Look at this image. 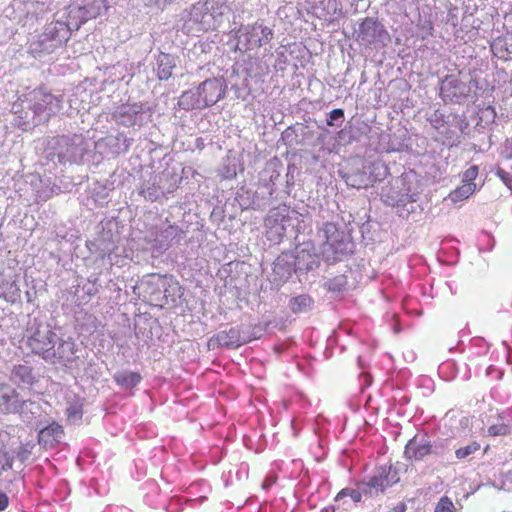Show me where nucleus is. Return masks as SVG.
<instances>
[{
  "label": "nucleus",
  "mask_w": 512,
  "mask_h": 512,
  "mask_svg": "<svg viewBox=\"0 0 512 512\" xmlns=\"http://www.w3.org/2000/svg\"><path fill=\"white\" fill-rule=\"evenodd\" d=\"M228 10L227 0H199L181 13V29L188 35L217 30Z\"/></svg>",
  "instance_id": "1"
},
{
  "label": "nucleus",
  "mask_w": 512,
  "mask_h": 512,
  "mask_svg": "<svg viewBox=\"0 0 512 512\" xmlns=\"http://www.w3.org/2000/svg\"><path fill=\"white\" fill-rule=\"evenodd\" d=\"M57 334L49 327L37 328L28 338L27 344L31 351L45 361L54 360Z\"/></svg>",
  "instance_id": "2"
},
{
  "label": "nucleus",
  "mask_w": 512,
  "mask_h": 512,
  "mask_svg": "<svg viewBox=\"0 0 512 512\" xmlns=\"http://www.w3.org/2000/svg\"><path fill=\"white\" fill-rule=\"evenodd\" d=\"M69 38V28L64 22L50 23L39 36L37 45L41 52L50 54L61 47Z\"/></svg>",
  "instance_id": "3"
},
{
  "label": "nucleus",
  "mask_w": 512,
  "mask_h": 512,
  "mask_svg": "<svg viewBox=\"0 0 512 512\" xmlns=\"http://www.w3.org/2000/svg\"><path fill=\"white\" fill-rule=\"evenodd\" d=\"M239 43H244L247 50L261 47L273 38V30L262 22L242 25L238 30Z\"/></svg>",
  "instance_id": "4"
},
{
  "label": "nucleus",
  "mask_w": 512,
  "mask_h": 512,
  "mask_svg": "<svg viewBox=\"0 0 512 512\" xmlns=\"http://www.w3.org/2000/svg\"><path fill=\"white\" fill-rule=\"evenodd\" d=\"M357 40L364 45L385 46L390 35L378 20L366 17L359 25Z\"/></svg>",
  "instance_id": "5"
},
{
  "label": "nucleus",
  "mask_w": 512,
  "mask_h": 512,
  "mask_svg": "<svg viewBox=\"0 0 512 512\" xmlns=\"http://www.w3.org/2000/svg\"><path fill=\"white\" fill-rule=\"evenodd\" d=\"M380 169L386 170V167L381 162H374L368 166L369 176L366 175L365 171L358 172L354 175H351L347 179V183L354 188L362 189L373 186L377 181H380L381 178L378 175H375L376 171Z\"/></svg>",
  "instance_id": "6"
},
{
  "label": "nucleus",
  "mask_w": 512,
  "mask_h": 512,
  "mask_svg": "<svg viewBox=\"0 0 512 512\" xmlns=\"http://www.w3.org/2000/svg\"><path fill=\"white\" fill-rule=\"evenodd\" d=\"M248 341L249 339L244 337L241 334L240 329L237 327H231L229 330L220 331L210 339V343L212 345L227 348H238Z\"/></svg>",
  "instance_id": "7"
},
{
  "label": "nucleus",
  "mask_w": 512,
  "mask_h": 512,
  "mask_svg": "<svg viewBox=\"0 0 512 512\" xmlns=\"http://www.w3.org/2000/svg\"><path fill=\"white\" fill-rule=\"evenodd\" d=\"M432 446L429 441L413 437L405 446L404 455L411 461H420L431 453Z\"/></svg>",
  "instance_id": "8"
},
{
  "label": "nucleus",
  "mask_w": 512,
  "mask_h": 512,
  "mask_svg": "<svg viewBox=\"0 0 512 512\" xmlns=\"http://www.w3.org/2000/svg\"><path fill=\"white\" fill-rule=\"evenodd\" d=\"M314 14L325 21H332L341 13L342 4L339 0H317L313 5Z\"/></svg>",
  "instance_id": "9"
},
{
  "label": "nucleus",
  "mask_w": 512,
  "mask_h": 512,
  "mask_svg": "<svg viewBox=\"0 0 512 512\" xmlns=\"http://www.w3.org/2000/svg\"><path fill=\"white\" fill-rule=\"evenodd\" d=\"M238 72L244 73L249 77H257L269 71V64L267 62L261 63L257 58L250 55L243 57L236 63Z\"/></svg>",
  "instance_id": "10"
},
{
  "label": "nucleus",
  "mask_w": 512,
  "mask_h": 512,
  "mask_svg": "<svg viewBox=\"0 0 512 512\" xmlns=\"http://www.w3.org/2000/svg\"><path fill=\"white\" fill-rule=\"evenodd\" d=\"M64 435L62 426L57 423H52L43 428L38 434V441L44 448H51L59 443Z\"/></svg>",
  "instance_id": "11"
},
{
  "label": "nucleus",
  "mask_w": 512,
  "mask_h": 512,
  "mask_svg": "<svg viewBox=\"0 0 512 512\" xmlns=\"http://www.w3.org/2000/svg\"><path fill=\"white\" fill-rule=\"evenodd\" d=\"M226 84L223 78H209L197 87L198 96H224Z\"/></svg>",
  "instance_id": "12"
},
{
  "label": "nucleus",
  "mask_w": 512,
  "mask_h": 512,
  "mask_svg": "<svg viewBox=\"0 0 512 512\" xmlns=\"http://www.w3.org/2000/svg\"><path fill=\"white\" fill-rule=\"evenodd\" d=\"M75 343L73 341L60 340L55 349L54 360H49L53 364H62L67 366L75 360Z\"/></svg>",
  "instance_id": "13"
},
{
  "label": "nucleus",
  "mask_w": 512,
  "mask_h": 512,
  "mask_svg": "<svg viewBox=\"0 0 512 512\" xmlns=\"http://www.w3.org/2000/svg\"><path fill=\"white\" fill-rule=\"evenodd\" d=\"M176 68V58L168 53L161 52L156 58V71L160 80H167Z\"/></svg>",
  "instance_id": "14"
},
{
  "label": "nucleus",
  "mask_w": 512,
  "mask_h": 512,
  "mask_svg": "<svg viewBox=\"0 0 512 512\" xmlns=\"http://www.w3.org/2000/svg\"><path fill=\"white\" fill-rule=\"evenodd\" d=\"M461 85L462 82L457 78V76L450 74L442 80L439 96H468V94L460 89Z\"/></svg>",
  "instance_id": "15"
},
{
  "label": "nucleus",
  "mask_w": 512,
  "mask_h": 512,
  "mask_svg": "<svg viewBox=\"0 0 512 512\" xmlns=\"http://www.w3.org/2000/svg\"><path fill=\"white\" fill-rule=\"evenodd\" d=\"M12 376L29 387L33 386L37 382V377L33 373V368L26 364L15 365L12 369Z\"/></svg>",
  "instance_id": "16"
},
{
  "label": "nucleus",
  "mask_w": 512,
  "mask_h": 512,
  "mask_svg": "<svg viewBox=\"0 0 512 512\" xmlns=\"http://www.w3.org/2000/svg\"><path fill=\"white\" fill-rule=\"evenodd\" d=\"M142 377L138 372L121 371L114 375L115 382L124 388L131 389L138 385Z\"/></svg>",
  "instance_id": "17"
},
{
  "label": "nucleus",
  "mask_w": 512,
  "mask_h": 512,
  "mask_svg": "<svg viewBox=\"0 0 512 512\" xmlns=\"http://www.w3.org/2000/svg\"><path fill=\"white\" fill-rule=\"evenodd\" d=\"M18 393L8 384H0V409L8 411L16 402Z\"/></svg>",
  "instance_id": "18"
},
{
  "label": "nucleus",
  "mask_w": 512,
  "mask_h": 512,
  "mask_svg": "<svg viewBox=\"0 0 512 512\" xmlns=\"http://www.w3.org/2000/svg\"><path fill=\"white\" fill-rule=\"evenodd\" d=\"M321 231L325 238V244L334 250H338L337 243L339 242L340 231L336 224L327 222L323 225Z\"/></svg>",
  "instance_id": "19"
},
{
  "label": "nucleus",
  "mask_w": 512,
  "mask_h": 512,
  "mask_svg": "<svg viewBox=\"0 0 512 512\" xmlns=\"http://www.w3.org/2000/svg\"><path fill=\"white\" fill-rule=\"evenodd\" d=\"M265 62L269 66L272 65L276 71H284L288 63L287 48L285 46L277 48L275 54H271Z\"/></svg>",
  "instance_id": "20"
},
{
  "label": "nucleus",
  "mask_w": 512,
  "mask_h": 512,
  "mask_svg": "<svg viewBox=\"0 0 512 512\" xmlns=\"http://www.w3.org/2000/svg\"><path fill=\"white\" fill-rule=\"evenodd\" d=\"M313 304V300L309 295H298L289 301L290 310L295 313L307 311Z\"/></svg>",
  "instance_id": "21"
},
{
  "label": "nucleus",
  "mask_w": 512,
  "mask_h": 512,
  "mask_svg": "<svg viewBox=\"0 0 512 512\" xmlns=\"http://www.w3.org/2000/svg\"><path fill=\"white\" fill-rule=\"evenodd\" d=\"M476 189V185L462 183L461 186H458L456 189L450 192L449 199L454 203L463 201L474 194Z\"/></svg>",
  "instance_id": "22"
},
{
  "label": "nucleus",
  "mask_w": 512,
  "mask_h": 512,
  "mask_svg": "<svg viewBox=\"0 0 512 512\" xmlns=\"http://www.w3.org/2000/svg\"><path fill=\"white\" fill-rule=\"evenodd\" d=\"M434 512H457V509L448 496H443L437 502Z\"/></svg>",
  "instance_id": "23"
},
{
  "label": "nucleus",
  "mask_w": 512,
  "mask_h": 512,
  "mask_svg": "<svg viewBox=\"0 0 512 512\" xmlns=\"http://www.w3.org/2000/svg\"><path fill=\"white\" fill-rule=\"evenodd\" d=\"M510 432H511L510 426L504 422L493 424L488 428V435L493 436V437L506 436V435H509Z\"/></svg>",
  "instance_id": "24"
},
{
  "label": "nucleus",
  "mask_w": 512,
  "mask_h": 512,
  "mask_svg": "<svg viewBox=\"0 0 512 512\" xmlns=\"http://www.w3.org/2000/svg\"><path fill=\"white\" fill-rule=\"evenodd\" d=\"M480 449V444L476 441L472 442L471 444L461 447L455 451V455L458 459H464L471 454L475 453Z\"/></svg>",
  "instance_id": "25"
},
{
  "label": "nucleus",
  "mask_w": 512,
  "mask_h": 512,
  "mask_svg": "<svg viewBox=\"0 0 512 512\" xmlns=\"http://www.w3.org/2000/svg\"><path fill=\"white\" fill-rule=\"evenodd\" d=\"M479 174V168L477 165H472L467 170H465L462 174V183L463 184H471L476 185L474 182Z\"/></svg>",
  "instance_id": "26"
},
{
  "label": "nucleus",
  "mask_w": 512,
  "mask_h": 512,
  "mask_svg": "<svg viewBox=\"0 0 512 512\" xmlns=\"http://www.w3.org/2000/svg\"><path fill=\"white\" fill-rule=\"evenodd\" d=\"M349 496L354 502H360L362 499V494L359 490L356 489H342L336 496V500H339L343 497Z\"/></svg>",
  "instance_id": "27"
},
{
  "label": "nucleus",
  "mask_w": 512,
  "mask_h": 512,
  "mask_svg": "<svg viewBox=\"0 0 512 512\" xmlns=\"http://www.w3.org/2000/svg\"><path fill=\"white\" fill-rule=\"evenodd\" d=\"M368 486L370 488H375L383 492L388 486V480L386 477L383 476H374L369 480Z\"/></svg>",
  "instance_id": "28"
},
{
  "label": "nucleus",
  "mask_w": 512,
  "mask_h": 512,
  "mask_svg": "<svg viewBox=\"0 0 512 512\" xmlns=\"http://www.w3.org/2000/svg\"><path fill=\"white\" fill-rule=\"evenodd\" d=\"M496 175L512 191V176L510 175V173L502 168H498L496 170Z\"/></svg>",
  "instance_id": "29"
},
{
  "label": "nucleus",
  "mask_w": 512,
  "mask_h": 512,
  "mask_svg": "<svg viewBox=\"0 0 512 512\" xmlns=\"http://www.w3.org/2000/svg\"><path fill=\"white\" fill-rule=\"evenodd\" d=\"M189 99H193V98H181V101H179L178 105L180 107H183L184 109H195V108H200L201 106H207V105H212L214 104L216 101H212L211 103H207L205 100V98H203V101L205 102L204 104H194V103H189L187 100Z\"/></svg>",
  "instance_id": "30"
},
{
  "label": "nucleus",
  "mask_w": 512,
  "mask_h": 512,
  "mask_svg": "<svg viewBox=\"0 0 512 512\" xmlns=\"http://www.w3.org/2000/svg\"><path fill=\"white\" fill-rule=\"evenodd\" d=\"M67 416L69 419L80 420L82 417V409L78 405H72L67 408Z\"/></svg>",
  "instance_id": "31"
},
{
  "label": "nucleus",
  "mask_w": 512,
  "mask_h": 512,
  "mask_svg": "<svg viewBox=\"0 0 512 512\" xmlns=\"http://www.w3.org/2000/svg\"><path fill=\"white\" fill-rule=\"evenodd\" d=\"M344 117V111L342 109H334L330 112L329 118L327 119V125L332 126L334 121L342 119Z\"/></svg>",
  "instance_id": "32"
},
{
  "label": "nucleus",
  "mask_w": 512,
  "mask_h": 512,
  "mask_svg": "<svg viewBox=\"0 0 512 512\" xmlns=\"http://www.w3.org/2000/svg\"><path fill=\"white\" fill-rule=\"evenodd\" d=\"M173 1L174 0H142L144 5H146V6H157V7L165 6Z\"/></svg>",
  "instance_id": "33"
},
{
  "label": "nucleus",
  "mask_w": 512,
  "mask_h": 512,
  "mask_svg": "<svg viewBox=\"0 0 512 512\" xmlns=\"http://www.w3.org/2000/svg\"><path fill=\"white\" fill-rule=\"evenodd\" d=\"M8 504H9L8 496L5 493L0 492V512L5 510L8 507Z\"/></svg>",
  "instance_id": "34"
},
{
  "label": "nucleus",
  "mask_w": 512,
  "mask_h": 512,
  "mask_svg": "<svg viewBox=\"0 0 512 512\" xmlns=\"http://www.w3.org/2000/svg\"><path fill=\"white\" fill-rule=\"evenodd\" d=\"M503 48L506 51L508 57H512V37L510 39H505Z\"/></svg>",
  "instance_id": "35"
},
{
  "label": "nucleus",
  "mask_w": 512,
  "mask_h": 512,
  "mask_svg": "<svg viewBox=\"0 0 512 512\" xmlns=\"http://www.w3.org/2000/svg\"><path fill=\"white\" fill-rule=\"evenodd\" d=\"M405 508H406V507H405V505H404V504H401V505L399 506V511H400V512H404V511H405Z\"/></svg>",
  "instance_id": "36"
},
{
  "label": "nucleus",
  "mask_w": 512,
  "mask_h": 512,
  "mask_svg": "<svg viewBox=\"0 0 512 512\" xmlns=\"http://www.w3.org/2000/svg\"><path fill=\"white\" fill-rule=\"evenodd\" d=\"M87 17L89 18H93V17H96V13H93V14H89Z\"/></svg>",
  "instance_id": "37"
},
{
  "label": "nucleus",
  "mask_w": 512,
  "mask_h": 512,
  "mask_svg": "<svg viewBox=\"0 0 512 512\" xmlns=\"http://www.w3.org/2000/svg\"><path fill=\"white\" fill-rule=\"evenodd\" d=\"M187 94H188V92H187V91H184V92L182 93V95H181V96H182V97H185V96H187Z\"/></svg>",
  "instance_id": "38"
},
{
  "label": "nucleus",
  "mask_w": 512,
  "mask_h": 512,
  "mask_svg": "<svg viewBox=\"0 0 512 512\" xmlns=\"http://www.w3.org/2000/svg\"><path fill=\"white\" fill-rule=\"evenodd\" d=\"M45 97L52 96L50 93L44 94Z\"/></svg>",
  "instance_id": "39"
}]
</instances>
